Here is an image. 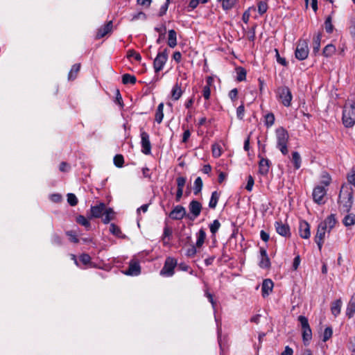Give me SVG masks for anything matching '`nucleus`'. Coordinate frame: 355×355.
Segmentation results:
<instances>
[{"label":"nucleus","mask_w":355,"mask_h":355,"mask_svg":"<svg viewBox=\"0 0 355 355\" xmlns=\"http://www.w3.org/2000/svg\"><path fill=\"white\" fill-rule=\"evenodd\" d=\"M127 57L129 58H133L138 62H140L141 60V56L140 54L134 50H129L127 53Z\"/></svg>","instance_id":"40"},{"label":"nucleus","mask_w":355,"mask_h":355,"mask_svg":"<svg viewBox=\"0 0 355 355\" xmlns=\"http://www.w3.org/2000/svg\"><path fill=\"white\" fill-rule=\"evenodd\" d=\"M196 246L197 248H201L205 243V240L206 239V233L204 230L200 229L198 232L196 234Z\"/></svg>","instance_id":"27"},{"label":"nucleus","mask_w":355,"mask_h":355,"mask_svg":"<svg viewBox=\"0 0 355 355\" xmlns=\"http://www.w3.org/2000/svg\"><path fill=\"white\" fill-rule=\"evenodd\" d=\"M244 112H245L244 105H243V104H241L240 106H239L237 107V110H236L237 117L239 119H243V118L244 116Z\"/></svg>","instance_id":"51"},{"label":"nucleus","mask_w":355,"mask_h":355,"mask_svg":"<svg viewBox=\"0 0 355 355\" xmlns=\"http://www.w3.org/2000/svg\"><path fill=\"white\" fill-rule=\"evenodd\" d=\"M299 232L302 238L307 239L311 236V230L309 224L304 220L300 223Z\"/></svg>","instance_id":"14"},{"label":"nucleus","mask_w":355,"mask_h":355,"mask_svg":"<svg viewBox=\"0 0 355 355\" xmlns=\"http://www.w3.org/2000/svg\"><path fill=\"white\" fill-rule=\"evenodd\" d=\"M110 231L112 234L117 236H119V235L121 234L120 229L116 225H115L114 223H112L110 225Z\"/></svg>","instance_id":"50"},{"label":"nucleus","mask_w":355,"mask_h":355,"mask_svg":"<svg viewBox=\"0 0 355 355\" xmlns=\"http://www.w3.org/2000/svg\"><path fill=\"white\" fill-rule=\"evenodd\" d=\"M80 68V64H76L72 66L71 71L69 73V79H74L76 76L77 73L79 71Z\"/></svg>","instance_id":"37"},{"label":"nucleus","mask_w":355,"mask_h":355,"mask_svg":"<svg viewBox=\"0 0 355 355\" xmlns=\"http://www.w3.org/2000/svg\"><path fill=\"white\" fill-rule=\"evenodd\" d=\"M167 43L171 48H174L177 45V33L173 29L168 31Z\"/></svg>","instance_id":"23"},{"label":"nucleus","mask_w":355,"mask_h":355,"mask_svg":"<svg viewBox=\"0 0 355 355\" xmlns=\"http://www.w3.org/2000/svg\"><path fill=\"white\" fill-rule=\"evenodd\" d=\"M167 59H168V55H167L166 50H164L162 52L158 53V54L157 55V56L154 60V62H153V66H154L155 72L157 73L163 69L165 63L167 61Z\"/></svg>","instance_id":"10"},{"label":"nucleus","mask_w":355,"mask_h":355,"mask_svg":"<svg viewBox=\"0 0 355 355\" xmlns=\"http://www.w3.org/2000/svg\"><path fill=\"white\" fill-rule=\"evenodd\" d=\"M218 1L221 3L223 8L225 10H228V9L232 8L234 6V4L236 1V0H218Z\"/></svg>","instance_id":"36"},{"label":"nucleus","mask_w":355,"mask_h":355,"mask_svg":"<svg viewBox=\"0 0 355 355\" xmlns=\"http://www.w3.org/2000/svg\"><path fill=\"white\" fill-rule=\"evenodd\" d=\"M202 94L206 100H209L211 95V90L209 85H206L203 88Z\"/></svg>","instance_id":"53"},{"label":"nucleus","mask_w":355,"mask_h":355,"mask_svg":"<svg viewBox=\"0 0 355 355\" xmlns=\"http://www.w3.org/2000/svg\"><path fill=\"white\" fill-rule=\"evenodd\" d=\"M293 350L288 346L285 347L284 351L282 353V355H293Z\"/></svg>","instance_id":"63"},{"label":"nucleus","mask_w":355,"mask_h":355,"mask_svg":"<svg viewBox=\"0 0 355 355\" xmlns=\"http://www.w3.org/2000/svg\"><path fill=\"white\" fill-rule=\"evenodd\" d=\"M50 199L51 201H53L54 202H59L62 200V196H61V195H60L58 193H55V194L51 195Z\"/></svg>","instance_id":"61"},{"label":"nucleus","mask_w":355,"mask_h":355,"mask_svg":"<svg viewBox=\"0 0 355 355\" xmlns=\"http://www.w3.org/2000/svg\"><path fill=\"white\" fill-rule=\"evenodd\" d=\"M341 306H342V301L340 299H338V300L334 301V302H332L331 306V313L336 317L337 315H338L340 313Z\"/></svg>","instance_id":"24"},{"label":"nucleus","mask_w":355,"mask_h":355,"mask_svg":"<svg viewBox=\"0 0 355 355\" xmlns=\"http://www.w3.org/2000/svg\"><path fill=\"white\" fill-rule=\"evenodd\" d=\"M277 95L284 106L289 107L291 105L293 96L288 87L285 86L279 87L277 91Z\"/></svg>","instance_id":"6"},{"label":"nucleus","mask_w":355,"mask_h":355,"mask_svg":"<svg viewBox=\"0 0 355 355\" xmlns=\"http://www.w3.org/2000/svg\"><path fill=\"white\" fill-rule=\"evenodd\" d=\"M140 273V266L137 262H130L128 270L125 272L127 275L136 276Z\"/></svg>","instance_id":"20"},{"label":"nucleus","mask_w":355,"mask_h":355,"mask_svg":"<svg viewBox=\"0 0 355 355\" xmlns=\"http://www.w3.org/2000/svg\"><path fill=\"white\" fill-rule=\"evenodd\" d=\"M90 259V257L86 254H83L80 257V261L85 265L89 263Z\"/></svg>","instance_id":"60"},{"label":"nucleus","mask_w":355,"mask_h":355,"mask_svg":"<svg viewBox=\"0 0 355 355\" xmlns=\"http://www.w3.org/2000/svg\"><path fill=\"white\" fill-rule=\"evenodd\" d=\"M164 103H161L159 104L155 113V121L158 123H161L164 118Z\"/></svg>","instance_id":"30"},{"label":"nucleus","mask_w":355,"mask_h":355,"mask_svg":"<svg viewBox=\"0 0 355 355\" xmlns=\"http://www.w3.org/2000/svg\"><path fill=\"white\" fill-rule=\"evenodd\" d=\"M212 155L214 157H218L221 155V148L218 144L212 146Z\"/></svg>","instance_id":"48"},{"label":"nucleus","mask_w":355,"mask_h":355,"mask_svg":"<svg viewBox=\"0 0 355 355\" xmlns=\"http://www.w3.org/2000/svg\"><path fill=\"white\" fill-rule=\"evenodd\" d=\"M114 212L112 208H106L104 211L103 216V222L104 223H108L110 221L114 219Z\"/></svg>","instance_id":"26"},{"label":"nucleus","mask_w":355,"mask_h":355,"mask_svg":"<svg viewBox=\"0 0 355 355\" xmlns=\"http://www.w3.org/2000/svg\"><path fill=\"white\" fill-rule=\"evenodd\" d=\"M322 39V34L320 33H317L313 40V51L316 53L319 51L320 48V42Z\"/></svg>","instance_id":"28"},{"label":"nucleus","mask_w":355,"mask_h":355,"mask_svg":"<svg viewBox=\"0 0 355 355\" xmlns=\"http://www.w3.org/2000/svg\"><path fill=\"white\" fill-rule=\"evenodd\" d=\"M219 199V194L217 191H214L211 193V196L209 202V207L211 209H215Z\"/></svg>","instance_id":"31"},{"label":"nucleus","mask_w":355,"mask_h":355,"mask_svg":"<svg viewBox=\"0 0 355 355\" xmlns=\"http://www.w3.org/2000/svg\"><path fill=\"white\" fill-rule=\"evenodd\" d=\"M347 181L349 184L355 186V171L352 170L347 176Z\"/></svg>","instance_id":"49"},{"label":"nucleus","mask_w":355,"mask_h":355,"mask_svg":"<svg viewBox=\"0 0 355 355\" xmlns=\"http://www.w3.org/2000/svg\"><path fill=\"white\" fill-rule=\"evenodd\" d=\"M336 224V220L335 215L331 214L318 225L314 239L320 250H321L322 248L326 233H329L331 230L335 227Z\"/></svg>","instance_id":"1"},{"label":"nucleus","mask_w":355,"mask_h":355,"mask_svg":"<svg viewBox=\"0 0 355 355\" xmlns=\"http://www.w3.org/2000/svg\"><path fill=\"white\" fill-rule=\"evenodd\" d=\"M171 233H172V231H171V230L169 227H166L164 228V234H163V236H164L163 241H164V245L168 243V242L166 241V238L170 236L171 235Z\"/></svg>","instance_id":"54"},{"label":"nucleus","mask_w":355,"mask_h":355,"mask_svg":"<svg viewBox=\"0 0 355 355\" xmlns=\"http://www.w3.org/2000/svg\"><path fill=\"white\" fill-rule=\"evenodd\" d=\"M268 10V4L266 1H261L258 3V11L261 15L264 14Z\"/></svg>","instance_id":"43"},{"label":"nucleus","mask_w":355,"mask_h":355,"mask_svg":"<svg viewBox=\"0 0 355 355\" xmlns=\"http://www.w3.org/2000/svg\"><path fill=\"white\" fill-rule=\"evenodd\" d=\"M273 286V282L270 279H266L263 280L261 286L263 297H265L268 296L272 292Z\"/></svg>","instance_id":"18"},{"label":"nucleus","mask_w":355,"mask_h":355,"mask_svg":"<svg viewBox=\"0 0 355 355\" xmlns=\"http://www.w3.org/2000/svg\"><path fill=\"white\" fill-rule=\"evenodd\" d=\"M196 248V245H191V248L187 250V255L188 257H193L197 252Z\"/></svg>","instance_id":"57"},{"label":"nucleus","mask_w":355,"mask_h":355,"mask_svg":"<svg viewBox=\"0 0 355 355\" xmlns=\"http://www.w3.org/2000/svg\"><path fill=\"white\" fill-rule=\"evenodd\" d=\"M275 227L277 232L283 236L287 237L291 235L290 228L288 225L282 223V222L277 221L275 223Z\"/></svg>","instance_id":"15"},{"label":"nucleus","mask_w":355,"mask_h":355,"mask_svg":"<svg viewBox=\"0 0 355 355\" xmlns=\"http://www.w3.org/2000/svg\"><path fill=\"white\" fill-rule=\"evenodd\" d=\"M276 138L277 148L284 155H286L288 152L287 148V143L288 141V133L282 127H279L276 130Z\"/></svg>","instance_id":"4"},{"label":"nucleus","mask_w":355,"mask_h":355,"mask_svg":"<svg viewBox=\"0 0 355 355\" xmlns=\"http://www.w3.org/2000/svg\"><path fill=\"white\" fill-rule=\"evenodd\" d=\"M237 95H238V90L236 88L232 89L229 93V97L231 98L232 101L236 100L237 98Z\"/></svg>","instance_id":"62"},{"label":"nucleus","mask_w":355,"mask_h":355,"mask_svg":"<svg viewBox=\"0 0 355 355\" xmlns=\"http://www.w3.org/2000/svg\"><path fill=\"white\" fill-rule=\"evenodd\" d=\"M189 209L193 218H197L202 210V205L197 200H192L189 205Z\"/></svg>","instance_id":"16"},{"label":"nucleus","mask_w":355,"mask_h":355,"mask_svg":"<svg viewBox=\"0 0 355 355\" xmlns=\"http://www.w3.org/2000/svg\"><path fill=\"white\" fill-rule=\"evenodd\" d=\"M270 162L268 159L261 158L259 163V173L262 175H266L269 171Z\"/></svg>","instance_id":"22"},{"label":"nucleus","mask_w":355,"mask_h":355,"mask_svg":"<svg viewBox=\"0 0 355 355\" xmlns=\"http://www.w3.org/2000/svg\"><path fill=\"white\" fill-rule=\"evenodd\" d=\"M353 189L347 184L343 185L340 194L338 202L343 211L348 212L353 203Z\"/></svg>","instance_id":"2"},{"label":"nucleus","mask_w":355,"mask_h":355,"mask_svg":"<svg viewBox=\"0 0 355 355\" xmlns=\"http://www.w3.org/2000/svg\"><path fill=\"white\" fill-rule=\"evenodd\" d=\"M182 93L183 92L180 85L178 83H176L171 90V97L173 100L178 101L180 99L182 95Z\"/></svg>","instance_id":"25"},{"label":"nucleus","mask_w":355,"mask_h":355,"mask_svg":"<svg viewBox=\"0 0 355 355\" xmlns=\"http://www.w3.org/2000/svg\"><path fill=\"white\" fill-rule=\"evenodd\" d=\"M265 123L266 126L270 127L274 124L275 122V116L272 113L267 114L265 116Z\"/></svg>","instance_id":"42"},{"label":"nucleus","mask_w":355,"mask_h":355,"mask_svg":"<svg viewBox=\"0 0 355 355\" xmlns=\"http://www.w3.org/2000/svg\"><path fill=\"white\" fill-rule=\"evenodd\" d=\"M146 17V15L144 12H139L132 15L131 21H135V20H137L139 19H145Z\"/></svg>","instance_id":"58"},{"label":"nucleus","mask_w":355,"mask_h":355,"mask_svg":"<svg viewBox=\"0 0 355 355\" xmlns=\"http://www.w3.org/2000/svg\"><path fill=\"white\" fill-rule=\"evenodd\" d=\"M355 313V293L352 296L346 309V315L351 318Z\"/></svg>","instance_id":"21"},{"label":"nucleus","mask_w":355,"mask_h":355,"mask_svg":"<svg viewBox=\"0 0 355 355\" xmlns=\"http://www.w3.org/2000/svg\"><path fill=\"white\" fill-rule=\"evenodd\" d=\"M331 182V178L327 173H323L321 175L320 184L323 187H328Z\"/></svg>","instance_id":"35"},{"label":"nucleus","mask_w":355,"mask_h":355,"mask_svg":"<svg viewBox=\"0 0 355 355\" xmlns=\"http://www.w3.org/2000/svg\"><path fill=\"white\" fill-rule=\"evenodd\" d=\"M178 189H184L186 183V178L184 177H178L176 180Z\"/></svg>","instance_id":"52"},{"label":"nucleus","mask_w":355,"mask_h":355,"mask_svg":"<svg viewBox=\"0 0 355 355\" xmlns=\"http://www.w3.org/2000/svg\"><path fill=\"white\" fill-rule=\"evenodd\" d=\"M259 266L263 268H268L270 265V259L267 255L266 250L261 248L260 250Z\"/></svg>","instance_id":"19"},{"label":"nucleus","mask_w":355,"mask_h":355,"mask_svg":"<svg viewBox=\"0 0 355 355\" xmlns=\"http://www.w3.org/2000/svg\"><path fill=\"white\" fill-rule=\"evenodd\" d=\"M343 223L346 227H352L355 224V214H347L343 219Z\"/></svg>","instance_id":"29"},{"label":"nucleus","mask_w":355,"mask_h":355,"mask_svg":"<svg viewBox=\"0 0 355 355\" xmlns=\"http://www.w3.org/2000/svg\"><path fill=\"white\" fill-rule=\"evenodd\" d=\"M253 185H254V179L252 178V177L251 175H250V176H248V182H247L245 189L248 191H251L252 189Z\"/></svg>","instance_id":"56"},{"label":"nucleus","mask_w":355,"mask_h":355,"mask_svg":"<svg viewBox=\"0 0 355 355\" xmlns=\"http://www.w3.org/2000/svg\"><path fill=\"white\" fill-rule=\"evenodd\" d=\"M202 180L201 178L198 177L196 179L194 182V186H193V193L194 194H198L200 193L202 188Z\"/></svg>","instance_id":"33"},{"label":"nucleus","mask_w":355,"mask_h":355,"mask_svg":"<svg viewBox=\"0 0 355 355\" xmlns=\"http://www.w3.org/2000/svg\"><path fill=\"white\" fill-rule=\"evenodd\" d=\"M136 80V77L129 73H125L122 77V82L123 84H135Z\"/></svg>","instance_id":"34"},{"label":"nucleus","mask_w":355,"mask_h":355,"mask_svg":"<svg viewBox=\"0 0 355 355\" xmlns=\"http://www.w3.org/2000/svg\"><path fill=\"white\" fill-rule=\"evenodd\" d=\"M343 122L345 127H352L355 124V102L347 101L343 112Z\"/></svg>","instance_id":"3"},{"label":"nucleus","mask_w":355,"mask_h":355,"mask_svg":"<svg viewBox=\"0 0 355 355\" xmlns=\"http://www.w3.org/2000/svg\"><path fill=\"white\" fill-rule=\"evenodd\" d=\"M295 57L299 60H305L309 55V46L306 40H300L296 47Z\"/></svg>","instance_id":"8"},{"label":"nucleus","mask_w":355,"mask_h":355,"mask_svg":"<svg viewBox=\"0 0 355 355\" xmlns=\"http://www.w3.org/2000/svg\"><path fill=\"white\" fill-rule=\"evenodd\" d=\"M349 31L352 36L355 37V19L352 21V24L349 27Z\"/></svg>","instance_id":"64"},{"label":"nucleus","mask_w":355,"mask_h":355,"mask_svg":"<svg viewBox=\"0 0 355 355\" xmlns=\"http://www.w3.org/2000/svg\"><path fill=\"white\" fill-rule=\"evenodd\" d=\"M175 259L168 257L166 259L164 266L160 271V275L166 277H171L174 274V269L176 266Z\"/></svg>","instance_id":"9"},{"label":"nucleus","mask_w":355,"mask_h":355,"mask_svg":"<svg viewBox=\"0 0 355 355\" xmlns=\"http://www.w3.org/2000/svg\"><path fill=\"white\" fill-rule=\"evenodd\" d=\"M298 320L300 322L302 329V338L304 343L305 345H307L312 338V332L308 320L305 316L300 315L298 317Z\"/></svg>","instance_id":"5"},{"label":"nucleus","mask_w":355,"mask_h":355,"mask_svg":"<svg viewBox=\"0 0 355 355\" xmlns=\"http://www.w3.org/2000/svg\"><path fill=\"white\" fill-rule=\"evenodd\" d=\"M123 162H124L123 157L121 155H116L114 157V163L116 166L121 167L123 164Z\"/></svg>","instance_id":"47"},{"label":"nucleus","mask_w":355,"mask_h":355,"mask_svg":"<svg viewBox=\"0 0 355 355\" xmlns=\"http://www.w3.org/2000/svg\"><path fill=\"white\" fill-rule=\"evenodd\" d=\"M106 209L105 205L103 202L92 206L90 208L91 218H101L103 216L105 209Z\"/></svg>","instance_id":"12"},{"label":"nucleus","mask_w":355,"mask_h":355,"mask_svg":"<svg viewBox=\"0 0 355 355\" xmlns=\"http://www.w3.org/2000/svg\"><path fill=\"white\" fill-rule=\"evenodd\" d=\"M332 334H333L332 329L331 327H327L324 329V333H323L322 340L324 342H326L327 340H328L331 337Z\"/></svg>","instance_id":"44"},{"label":"nucleus","mask_w":355,"mask_h":355,"mask_svg":"<svg viewBox=\"0 0 355 355\" xmlns=\"http://www.w3.org/2000/svg\"><path fill=\"white\" fill-rule=\"evenodd\" d=\"M76 222L80 225L85 226L86 228H89L90 227L89 220L83 216H78L76 218Z\"/></svg>","instance_id":"39"},{"label":"nucleus","mask_w":355,"mask_h":355,"mask_svg":"<svg viewBox=\"0 0 355 355\" xmlns=\"http://www.w3.org/2000/svg\"><path fill=\"white\" fill-rule=\"evenodd\" d=\"M327 189L322 185H318L314 187L312 193L313 201L318 205H322L325 202V196Z\"/></svg>","instance_id":"7"},{"label":"nucleus","mask_w":355,"mask_h":355,"mask_svg":"<svg viewBox=\"0 0 355 355\" xmlns=\"http://www.w3.org/2000/svg\"><path fill=\"white\" fill-rule=\"evenodd\" d=\"M325 30L327 33H330L333 31V25L331 24V17L329 16L327 17L325 22Z\"/></svg>","instance_id":"46"},{"label":"nucleus","mask_w":355,"mask_h":355,"mask_svg":"<svg viewBox=\"0 0 355 355\" xmlns=\"http://www.w3.org/2000/svg\"><path fill=\"white\" fill-rule=\"evenodd\" d=\"M220 227V223L218 220H214L209 225L211 232L214 234H216Z\"/></svg>","instance_id":"41"},{"label":"nucleus","mask_w":355,"mask_h":355,"mask_svg":"<svg viewBox=\"0 0 355 355\" xmlns=\"http://www.w3.org/2000/svg\"><path fill=\"white\" fill-rule=\"evenodd\" d=\"M292 157H293V162L294 163L295 168L296 169L300 168V167L301 166V157H300V154L297 152H294L292 154Z\"/></svg>","instance_id":"38"},{"label":"nucleus","mask_w":355,"mask_h":355,"mask_svg":"<svg viewBox=\"0 0 355 355\" xmlns=\"http://www.w3.org/2000/svg\"><path fill=\"white\" fill-rule=\"evenodd\" d=\"M112 29V21H110L103 26L101 27L96 33V38L100 39L110 33Z\"/></svg>","instance_id":"17"},{"label":"nucleus","mask_w":355,"mask_h":355,"mask_svg":"<svg viewBox=\"0 0 355 355\" xmlns=\"http://www.w3.org/2000/svg\"><path fill=\"white\" fill-rule=\"evenodd\" d=\"M141 152L145 155H149L151 153V144L150 137L147 132L145 131L141 132Z\"/></svg>","instance_id":"11"},{"label":"nucleus","mask_w":355,"mask_h":355,"mask_svg":"<svg viewBox=\"0 0 355 355\" xmlns=\"http://www.w3.org/2000/svg\"><path fill=\"white\" fill-rule=\"evenodd\" d=\"M186 209L181 205H177L170 213V217L174 220H181L186 216Z\"/></svg>","instance_id":"13"},{"label":"nucleus","mask_w":355,"mask_h":355,"mask_svg":"<svg viewBox=\"0 0 355 355\" xmlns=\"http://www.w3.org/2000/svg\"><path fill=\"white\" fill-rule=\"evenodd\" d=\"M169 1H170V0H166L165 3L161 7L160 10H159L160 16L164 15L166 12L167 10H168Z\"/></svg>","instance_id":"59"},{"label":"nucleus","mask_w":355,"mask_h":355,"mask_svg":"<svg viewBox=\"0 0 355 355\" xmlns=\"http://www.w3.org/2000/svg\"><path fill=\"white\" fill-rule=\"evenodd\" d=\"M67 202L71 206H75L78 203V199L73 193H68Z\"/></svg>","instance_id":"45"},{"label":"nucleus","mask_w":355,"mask_h":355,"mask_svg":"<svg viewBox=\"0 0 355 355\" xmlns=\"http://www.w3.org/2000/svg\"><path fill=\"white\" fill-rule=\"evenodd\" d=\"M336 52V47L333 44L327 45L323 49V55L325 57H330Z\"/></svg>","instance_id":"32"},{"label":"nucleus","mask_w":355,"mask_h":355,"mask_svg":"<svg viewBox=\"0 0 355 355\" xmlns=\"http://www.w3.org/2000/svg\"><path fill=\"white\" fill-rule=\"evenodd\" d=\"M67 235L69 237V240L73 243H78V239L76 237V234L73 231H69L67 233Z\"/></svg>","instance_id":"55"}]
</instances>
